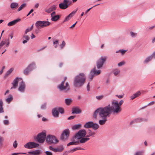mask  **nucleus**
<instances>
[{
    "mask_svg": "<svg viewBox=\"0 0 155 155\" xmlns=\"http://www.w3.org/2000/svg\"><path fill=\"white\" fill-rule=\"evenodd\" d=\"M122 110L121 107L118 104V101L113 100L112 101L111 106L110 104L104 107H101L97 109L93 114V117L97 118V114H98L101 119L98 121L99 124L101 125L104 124L107 121V117L112 113L114 114H117Z\"/></svg>",
    "mask_w": 155,
    "mask_h": 155,
    "instance_id": "f257e3e1",
    "label": "nucleus"
},
{
    "mask_svg": "<svg viewBox=\"0 0 155 155\" xmlns=\"http://www.w3.org/2000/svg\"><path fill=\"white\" fill-rule=\"evenodd\" d=\"M85 80L86 78L84 74L83 73H81L75 77L74 85L77 87H81L84 84Z\"/></svg>",
    "mask_w": 155,
    "mask_h": 155,
    "instance_id": "f03ea898",
    "label": "nucleus"
},
{
    "mask_svg": "<svg viewBox=\"0 0 155 155\" xmlns=\"http://www.w3.org/2000/svg\"><path fill=\"white\" fill-rule=\"evenodd\" d=\"M46 141L49 144H56L58 142V140L56 138L55 136L51 135L47 136Z\"/></svg>",
    "mask_w": 155,
    "mask_h": 155,
    "instance_id": "7ed1b4c3",
    "label": "nucleus"
},
{
    "mask_svg": "<svg viewBox=\"0 0 155 155\" xmlns=\"http://www.w3.org/2000/svg\"><path fill=\"white\" fill-rule=\"evenodd\" d=\"M50 24L48 21H38L36 22L35 25L38 29H40L48 26Z\"/></svg>",
    "mask_w": 155,
    "mask_h": 155,
    "instance_id": "20e7f679",
    "label": "nucleus"
},
{
    "mask_svg": "<svg viewBox=\"0 0 155 155\" xmlns=\"http://www.w3.org/2000/svg\"><path fill=\"white\" fill-rule=\"evenodd\" d=\"M46 131L44 130L38 134L36 137L37 140L39 143H43L46 139Z\"/></svg>",
    "mask_w": 155,
    "mask_h": 155,
    "instance_id": "39448f33",
    "label": "nucleus"
},
{
    "mask_svg": "<svg viewBox=\"0 0 155 155\" xmlns=\"http://www.w3.org/2000/svg\"><path fill=\"white\" fill-rule=\"evenodd\" d=\"M64 81H62L61 83L58 86V88L61 91H64L65 92H67L70 89L69 84L68 82L65 83L64 85Z\"/></svg>",
    "mask_w": 155,
    "mask_h": 155,
    "instance_id": "423d86ee",
    "label": "nucleus"
},
{
    "mask_svg": "<svg viewBox=\"0 0 155 155\" xmlns=\"http://www.w3.org/2000/svg\"><path fill=\"white\" fill-rule=\"evenodd\" d=\"M39 144L35 142H30L27 143L24 145V147L28 149H31L38 147Z\"/></svg>",
    "mask_w": 155,
    "mask_h": 155,
    "instance_id": "0eeeda50",
    "label": "nucleus"
},
{
    "mask_svg": "<svg viewBox=\"0 0 155 155\" xmlns=\"http://www.w3.org/2000/svg\"><path fill=\"white\" fill-rule=\"evenodd\" d=\"M87 133L86 130L84 129H81L79 130L78 132L74 136L75 138L77 139H80L81 138L84 137Z\"/></svg>",
    "mask_w": 155,
    "mask_h": 155,
    "instance_id": "6e6552de",
    "label": "nucleus"
},
{
    "mask_svg": "<svg viewBox=\"0 0 155 155\" xmlns=\"http://www.w3.org/2000/svg\"><path fill=\"white\" fill-rule=\"evenodd\" d=\"M107 58L106 57H101L100 59H99L97 61L96 65L97 68L100 69L101 68L104 63L106 61Z\"/></svg>",
    "mask_w": 155,
    "mask_h": 155,
    "instance_id": "1a4fd4ad",
    "label": "nucleus"
},
{
    "mask_svg": "<svg viewBox=\"0 0 155 155\" xmlns=\"http://www.w3.org/2000/svg\"><path fill=\"white\" fill-rule=\"evenodd\" d=\"M101 73V71L98 70L97 71L96 70L95 67H94L90 72V74L89 75V81H91L95 75H99Z\"/></svg>",
    "mask_w": 155,
    "mask_h": 155,
    "instance_id": "9d476101",
    "label": "nucleus"
},
{
    "mask_svg": "<svg viewBox=\"0 0 155 155\" xmlns=\"http://www.w3.org/2000/svg\"><path fill=\"white\" fill-rule=\"evenodd\" d=\"M70 131L68 129H66L63 131L61 137V140H67L69 135Z\"/></svg>",
    "mask_w": 155,
    "mask_h": 155,
    "instance_id": "9b49d317",
    "label": "nucleus"
},
{
    "mask_svg": "<svg viewBox=\"0 0 155 155\" xmlns=\"http://www.w3.org/2000/svg\"><path fill=\"white\" fill-rule=\"evenodd\" d=\"M70 4L69 0H64L59 4V7L60 9H65L68 7Z\"/></svg>",
    "mask_w": 155,
    "mask_h": 155,
    "instance_id": "f8f14e48",
    "label": "nucleus"
},
{
    "mask_svg": "<svg viewBox=\"0 0 155 155\" xmlns=\"http://www.w3.org/2000/svg\"><path fill=\"white\" fill-rule=\"evenodd\" d=\"M21 78H19L18 77L15 78L13 81L12 83V84L13 85V87L11 88V89L12 88L15 89L16 88L18 85V82H21V81H22Z\"/></svg>",
    "mask_w": 155,
    "mask_h": 155,
    "instance_id": "ddd939ff",
    "label": "nucleus"
},
{
    "mask_svg": "<svg viewBox=\"0 0 155 155\" xmlns=\"http://www.w3.org/2000/svg\"><path fill=\"white\" fill-rule=\"evenodd\" d=\"M49 150L55 152H61L64 150V147L62 146L60 148H54L51 146H49L48 147Z\"/></svg>",
    "mask_w": 155,
    "mask_h": 155,
    "instance_id": "4468645a",
    "label": "nucleus"
},
{
    "mask_svg": "<svg viewBox=\"0 0 155 155\" xmlns=\"http://www.w3.org/2000/svg\"><path fill=\"white\" fill-rule=\"evenodd\" d=\"M25 83L23 80L20 82L19 86L18 88V90L21 92H24L25 91Z\"/></svg>",
    "mask_w": 155,
    "mask_h": 155,
    "instance_id": "2eb2a0df",
    "label": "nucleus"
},
{
    "mask_svg": "<svg viewBox=\"0 0 155 155\" xmlns=\"http://www.w3.org/2000/svg\"><path fill=\"white\" fill-rule=\"evenodd\" d=\"M147 120V119L145 118H139L135 119L130 123V124L132 125L133 123H140L142 121H146Z\"/></svg>",
    "mask_w": 155,
    "mask_h": 155,
    "instance_id": "dca6fc26",
    "label": "nucleus"
},
{
    "mask_svg": "<svg viewBox=\"0 0 155 155\" xmlns=\"http://www.w3.org/2000/svg\"><path fill=\"white\" fill-rule=\"evenodd\" d=\"M56 6L55 5L51 6L50 8H45V11L46 12L48 13H51L52 12L56 10Z\"/></svg>",
    "mask_w": 155,
    "mask_h": 155,
    "instance_id": "f3484780",
    "label": "nucleus"
},
{
    "mask_svg": "<svg viewBox=\"0 0 155 155\" xmlns=\"http://www.w3.org/2000/svg\"><path fill=\"white\" fill-rule=\"evenodd\" d=\"M78 10V8L75 10H74L67 16L64 20V21H67L69 20L75 13Z\"/></svg>",
    "mask_w": 155,
    "mask_h": 155,
    "instance_id": "a211bd4d",
    "label": "nucleus"
},
{
    "mask_svg": "<svg viewBox=\"0 0 155 155\" xmlns=\"http://www.w3.org/2000/svg\"><path fill=\"white\" fill-rule=\"evenodd\" d=\"M21 20L20 19L18 18L16 20H14L13 21L9 22L7 25L8 26H11L16 24L17 23L20 21Z\"/></svg>",
    "mask_w": 155,
    "mask_h": 155,
    "instance_id": "6ab92c4d",
    "label": "nucleus"
},
{
    "mask_svg": "<svg viewBox=\"0 0 155 155\" xmlns=\"http://www.w3.org/2000/svg\"><path fill=\"white\" fill-rule=\"evenodd\" d=\"M52 113L53 116L55 117H58L59 116V112L57 108H54L52 110Z\"/></svg>",
    "mask_w": 155,
    "mask_h": 155,
    "instance_id": "aec40b11",
    "label": "nucleus"
},
{
    "mask_svg": "<svg viewBox=\"0 0 155 155\" xmlns=\"http://www.w3.org/2000/svg\"><path fill=\"white\" fill-rule=\"evenodd\" d=\"M13 99V97L12 95L11 94H9L8 97L5 99V101L7 103L10 104Z\"/></svg>",
    "mask_w": 155,
    "mask_h": 155,
    "instance_id": "412c9836",
    "label": "nucleus"
},
{
    "mask_svg": "<svg viewBox=\"0 0 155 155\" xmlns=\"http://www.w3.org/2000/svg\"><path fill=\"white\" fill-rule=\"evenodd\" d=\"M141 94V92L140 91H138L135 93L132 96L130 97L131 100H133L135 98L139 96Z\"/></svg>",
    "mask_w": 155,
    "mask_h": 155,
    "instance_id": "4be33fe9",
    "label": "nucleus"
},
{
    "mask_svg": "<svg viewBox=\"0 0 155 155\" xmlns=\"http://www.w3.org/2000/svg\"><path fill=\"white\" fill-rule=\"evenodd\" d=\"M81 113V111L78 107H74L72 108V114H78Z\"/></svg>",
    "mask_w": 155,
    "mask_h": 155,
    "instance_id": "5701e85b",
    "label": "nucleus"
},
{
    "mask_svg": "<svg viewBox=\"0 0 155 155\" xmlns=\"http://www.w3.org/2000/svg\"><path fill=\"white\" fill-rule=\"evenodd\" d=\"M80 140L79 141V143H84L87 141L90 140V138H86V137H82L81 139H79Z\"/></svg>",
    "mask_w": 155,
    "mask_h": 155,
    "instance_id": "b1692460",
    "label": "nucleus"
},
{
    "mask_svg": "<svg viewBox=\"0 0 155 155\" xmlns=\"http://www.w3.org/2000/svg\"><path fill=\"white\" fill-rule=\"evenodd\" d=\"M92 124H93V122L92 121L87 122L84 124V127L87 128H91Z\"/></svg>",
    "mask_w": 155,
    "mask_h": 155,
    "instance_id": "393cba45",
    "label": "nucleus"
},
{
    "mask_svg": "<svg viewBox=\"0 0 155 155\" xmlns=\"http://www.w3.org/2000/svg\"><path fill=\"white\" fill-rule=\"evenodd\" d=\"M28 66H30L29 68L31 71L36 68V65L35 62H32L29 64Z\"/></svg>",
    "mask_w": 155,
    "mask_h": 155,
    "instance_id": "a878e982",
    "label": "nucleus"
},
{
    "mask_svg": "<svg viewBox=\"0 0 155 155\" xmlns=\"http://www.w3.org/2000/svg\"><path fill=\"white\" fill-rule=\"evenodd\" d=\"M84 149L80 147H76L75 148L70 150L68 151L69 153H73L78 150H84Z\"/></svg>",
    "mask_w": 155,
    "mask_h": 155,
    "instance_id": "bb28decb",
    "label": "nucleus"
},
{
    "mask_svg": "<svg viewBox=\"0 0 155 155\" xmlns=\"http://www.w3.org/2000/svg\"><path fill=\"white\" fill-rule=\"evenodd\" d=\"M13 70L14 68H11L8 70L5 74L4 77V78H6L13 71Z\"/></svg>",
    "mask_w": 155,
    "mask_h": 155,
    "instance_id": "cd10ccee",
    "label": "nucleus"
},
{
    "mask_svg": "<svg viewBox=\"0 0 155 155\" xmlns=\"http://www.w3.org/2000/svg\"><path fill=\"white\" fill-rule=\"evenodd\" d=\"M3 102L2 99H0V113L4 112Z\"/></svg>",
    "mask_w": 155,
    "mask_h": 155,
    "instance_id": "c85d7f7f",
    "label": "nucleus"
},
{
    "mask_svg": "<svg viewBox=\"0 0 155 155\" xmlns=\"http://www.w3.org/2000/svg\"><path fill=\"white\" fill-rule=\"evenodd\" d=\"M23 38L25 39L22 41V43L24 44L26 43L30 39L29 36L27 35H24L23 36Z\"/></svg>",
    "mask_w": 155,
    "mask_h": 155,
    "instance_id": "c756f323",
    "label": "nucleus"
},
{
    "mask_svg": "<svg viewBox=\"0 0 155 155\" xmlns=\"http://www.w3.org/2000/svg\"><path fill=\"white\" fill-rule=\"evenodd\" d=\"M99 127V126L98 124L97 123H94L93 122L91 128H92L94 130H97Z\"/></svg>",
    "mask_w": 155,
    "mask_h": 155,
    "instance_id": "7c9ffc66",
    "label": "nucleus"
},
{
    "mask_svg": "<svg viewBox=\"0 0 155 155\" xmlns=\"http://www.w3.org/2000/svg\"><path fill=\"white\" fill-rule=\"evenodd\" d=\"M51 18V20L53 21H55L59 19L60 18L59 15H56L52 16Z\"/></svg>",
    "mask_w": 155,
    "mask_h": 155,
    "instance_id": "2f4dec72",
    "label": "nucleus"
},
{
    "mask_svg": "<svg viewBox=\"0 0 155 155\" xmlns=\"http://www.w3.org/2000/svg\"><path fill=\"white\" fill-rule=\"evenodd\" d=\"M81 126V124H75L72 127V129L73 130H75L79 129Z\"/></svg>",
    "mask_w": 155,
    "mask_h": 155,
    "instance_id": "473e14b6",
    "label": "nucleus"
},
{
    "mask_svg": "<svg viewBox=\"0 0 155 155\" xmlns=\"http://www.w3.org/2000/svg\"><path fill=\"white\" fill-rule=\"evenodd\" d=\"M30 66H28V67L25 68L24 71V74L25 75H28L30 72L31 71V70L29 68Z\"/></svg>",
    "mask_w": 155,
    "mask_h": 155,
    "instance_id": "72a5a7b5",
    "label": "nucleus"
},
{
    "mask_svg": "<svg viewBox=\"0 0 155 155\" xmlns=\"http://www.w3.org/2000/svg\"><path fill=\"white\" fill-rule=\"evenodd\" d=\"M18 5V4L16 2H13L11 4L10 7L13 9L16 8Z\"/></svg>",
    "mask_w": 155,
    "mask_h": 155,
    "instance_id": "f704fd0d",
    "label": "nucleus"
},
{
    "mask_svg": "<svg viewBox=\"0 0 155 155\" xmlns=\"http://www.w3.org/2000/svg\"><path fill=\"white\" fill-rule=\"evenodd\" d=\"M152 58V56H151V55L149 56L143 62L144 63H147L151 61Z\"/></svg>",
    "mask_w": 155,
    "mask_h": 155,
    "instance_id": "c9c22d12",
    "label": "nucleus"
},
{
    "mask_svg": "<svg viewBox=\"0 0 155 155\" xmlns=\"http://www.w3.org/2000/svg\"><path fill=\"white\" fill-rule=\"evenodd\" d=\"M72 101V100L71 98L66 99H65V104L68 105H70Z\"/></svg>",
    "mask_w": 155,
    "mask_h": 155,
    "instance_id": "e433bc0d",
    "label": "nucleus"
},
{
    "mask_svg": "<svg viewBox=\"0 0 155 155\" xmlns=\"http://www.w3.org/2000/svg\"><path fill=\"white\" fill-rule=\"evenodd\" d=\"M79 144V141H72L71 142H70L68 143L67 144V146H68L71 145H77Z\"/></svg>",
    "mask_w": 155,
    "mask_h": 155,
    "instance_id": "4c0bfd02",
    "label": "nucleus"
},
{
    "mask_svg": "<svg viewBox=\"0 0 155 155\" xmlns=\"http://www.w3.org/2000/svg\"><path fill=\"white\" fill-rule=\"evenodd\" d=\"M113 72L114 75L117 76L120 72V71L118 69H115L113 70Z\"/></svg>",
    "mask_w": 155,
    "mask_h": 155,
    "instance_id": "58836bf2",
    "label": "nucleus"
},
{
    "mask_svg": "<svg viewBox=\"0 0 155 155\" xmlns=\"http://www.w3.org/2000/svg\"><path fill=\"white\" fill-rule=\"evenodd\" d=\"M26 5V4L25 3H24L22 4L18 8V12L20 11L21 9H22L24 8L25 7Z\"/></svg>",
    "mask_w": 155,
    "mask_h": 155,
    "instance_id": "ea45409f",
    "label": "nucleus"
},
{
    "mask_svg": "<svg viewBox=\"0 0 155 155\" xmlns=\"http://www.w3.org/2000/svg\"><path fill=\"white\" fill-rule=\"evenodd\" d=\"M88 133L90 134L91 136H92L93 137H94V135L95 134V133L92 131L91 130H88Z\"/></svg>",
    "mask_w": 155,
    "mask_h": 155,
    "instance_id": "a19ab883",
    "label": "nucleus"
},
{
    "mask_svg": "<svg viewBox=\"0 0 155 155\" xmlns=\"http://www.w3.org/2000/svg\"><path fill=\"white\" fill-rule=\"evenodd\" d=\"M4 139L2 137L0 136V148H2L3 146V142Z\"/></svg>",
    "mask_w": 155,
    "mask_h": 155,
    "instance_id": "79ce46f5",
    "label": "nucleus"
},
{
    "mask_svg": "<svg viewBox=\"0 0 155 155\" xmlns=\"http://www.w3.org/2000/svg\"><path fill=\"white\" fill-rule=\"evenodd\" d=\"M58 110L60 113L63 114L64 113V110L63 108L61 107H58L57 108Z\"/></svg>",
    "mask_w": 155,
    "mask_h": 155,
    "instance_id": "37998d69",
    "label": "nucleus"
},
{
    "mask_svg": "<svg viewBox=\"0 0 155 155\" xmlns=\"http://www.w3.org/2000/svg\"><path fill=\"white\" fill-rule=\"evenodd\" d=\"M127 51V50H124L123 49L122 50H120L117 51H116V53L120 52L122 54H124Z\"/></svg>",
    "mask_w": 155,
    "mask_h": 155,
    "instance_id": "c03bdc74",
    "label": "nucleus"
},
{
    "mask_svg": "<svg viewBox=\"0 0 155 155\" xmlns=\"http://www.w3.org/2000/svg\"><path fill=\"white\" fill-rule=\"evenodd\" d=\"M130 35L132 37L134 38L137 35V33H134L132 31H131L130 32Z\"/></svg>",
    "mask_w": 155,
    "mask_h": 155,
    "instance_id": "a18cd8bd",
    "label": "nucleus"
},
{
    "mask_svg": "<svg viewBox=\"0 0 155 155\" xmlns=\"http://www.w3.org/2000/svg\"><path fill=\"white\" fill-rule=\"evenodd\" d=\"M54 45L55 48H56L58 44V40H56L55 41H54Z\"/></svg>",
    "mask_w": 155,
    "mask_h": 155,
    "instance_id": "49530a36",
    "label": "nucleus"
},
{
    "mask_svg": "<svg viewBox=\"0 0 155 155\" xmlns=\"http://www.w3.org/2000/svg\"><path fill=\"white\" fill-rule=\"evenodd\" d=\"M6 42L5 41H2L0 43V49L5 45Z\"/></svg>",
    "mask_w": 155,
    "mask_h": 155,
    "instance_id": "de8ad7c7",
    "label": "nucleus"
},
{
    "mask_svg": "<svg viewBox=\"0 0 155 155\" xmlns=\"http://www.w3.org/2000/svg\"><path fill=\"white\" fill-rule=\"evenodd\" d=\"M104 97L103 95H100L96 96V98L98 100H100L102 99Z\"/></svg>",
    "mask_w": 155,
    "mask_h": 155,
    "instance_id": "09e8293b",
    "label": "nucleus"
},
{
    "mask_svg": "<svg viewBox=\"0 0 155 155\" xmlns=\"http://www.w3.org/2000/svg\"><path fill=\"white\" fill-rule=\"evenodd\" d=\"M20 154H27V155H28L26 153H13L11 154V155H18Z\"/></svg>",
    "mask_w": 155,
    "mask_h": 155,
    "instance_id": "8fccbe9b",
    "label": "nucleus"
},
{
    "mask_svg": "<svg viewBox=\"0 0 155 155\" xmlns=\"http://www.w3.org/2000/svg\"><path fill=\"white\" fill-rule=\"evenodd\" d=\"M66 43L64 41H62V43L60 45V46L61 48L62 49L63 47L65 46Z\"/></svg>",
    "mask_w": 155,
    "mask_h": 155,
    "instance_id": "3c124183",
    "label": "nucleus"
},
{
    "mask_svg": "<svg viewBox=\"0 0 155 155\" xmlns=\"http://www.w3.org/2000/svg\"><path fill=\"white\" fill-rule=\"evenodd\" d=\"M100 5V4H97V5H95L94 6L91 7V8H89L88 9H87L86 11V12H85V14H86L92 8L94 7H95V6H97L98 5Z\"/></svg>",
    "mask_w": 155,
    "mask_h": 155,
    "instance_id": "603ef678",
    "label": "nucleus"
},
{
    "mask_svg": "<svg viewBox=\"0 0 155 155\" xmlns=\"http://www.w3.org/2000/svg\"><path fill=\"white\" fill-rule=\"evenodd\" d=\"M3 123L5 125H7L9 124V121L8 120H4Z\"/></svg>",
    "mask_w": 155,
    "mask_h": 155,
    "instance_id": "864d4df0",
    "label": "nucleus"
},
{
    "mask_svg": "<svg viewBox=\"0 0 155 155\" xmlns=\"http://www.w3.org/2000/svg\"><path fill=\"white\" fill-rule=\"evenodd\" d=\"M134 155H143V152L140 151L137 152L135 153Z\"/></svg>",
    "mask_w": 155,
    "mask_h": 155,
    "instance_id": "5fc2aeb1",
    "label": "nucleus"
},
{
    "mask_svg": "<svg viewBox=\"0 0 155 155\" xmlns=\"http://www.w3.org/2000/svg\"><path fill=\"white\" fill-rule=\"evenodd\" d=\"M31 30L29 28H28L25 30V34H27L28 32L31 31Z\"/></svg>",
    "mask_w": 155,
    "mask_h": 155,
    "instance_id": "6e6d98bb",
    "label": "nucleus"
},
{
    "mask_svg": "<svg viewBox=\"0 0 155 155\" xmlns=\"http://www.w3.org/2000/svg\"><path fill=\"white\" fill-rule=\"evenodd\" d=\"M45 153L46 155H53L52 153L49 151H46Z\"/></svg>",
    "mask_w": 155,
    "mask_h": 155,
    "instance_id": "4d7b16f0",
    "label": "nucleus"
},
{
    "mask_svg": "<svg viewBox=\"0 0 155 155\" xmlns=\"http://www.w3.org/2000/svg\"><path fill=\"white\" fill-rule=\"evenodd\" d=\"M17 145L18 144L17 141L16 140L15 141L13 144V146L15 148H16L17 146Z\"/></svg>",
    "mask_w": 155,
    "mask_h": 155,
    "instance_id": "13d9d810",
    "label": "nucleus"
},
{
    "mask_svg": "<svg viewBox=\"0 0 155 155\" xmlns=\"http://www.w3.org/2000/svg\"><path fill=\"white\" fill-rule=\"evenodd\" d=\"M125 64V62L124 61H121L118 64V65L119 66H121Z\"/></svg>",
    "mask_w": 155,
    "mask_h": 155,
    "instance_id": "bf43d9fd",
    "label": "nucleus"
},
{
    "mask_svg": "<svg viewBox=\"0 0 155 155\" xmlns=\"http://www.w3.org/2000/svg\"><path fill=\"white\" fill-rule=\"evenodd\" d=\"M124 102V101L123 100H121L119 102H118V105L120 106V107H121V106L122 105V104H123Z\"/></svg>",
    "mask_w": 155,
    "mask_h": 155,
    "instance_id": "052dcab7",
    "label": "nucleus"
},
{
    "mask_svg": "<svg viewBox=\"0 0 155 155\" xmlns=\"http://www.w3.org/2000/svg\"><path fill=\"white\" fill-rule=\"evenodd\" d=\"M46 104L45 103L41 106V108L42 109H44L46 108Z\"/></svg>",
    "mask_w": 155,
    "mask_h": 155,
    "instance_id": "680f3d73",
    "label": "nucleus"
},
{
    "mask_svg": "<svg viewBox=\"0 0 155 155\" xmlns=\"http://www.w3.org/2000/svg\"><path fill=\"white\" fill-rule=\"evenodd\" d=\"M5 68V66H3L1 70L0 71V74H2L3 71V70Z\"/></svg>",
    "mask_w": 155,
    "mask_h": 155,
    "instance_id": "e2e57ef3",
    "label": "nucleus"
},
{
    "mask_svg": "<svg viewBox=\"0 0 155 155\" xmlns=\"http://www.w3.org/2000/svg\"><path fill=\"white\" fill-rule=\"evenodd\" d=\"M123 96H124L123 95H116V96L117 97L119 98H123Z\"/></svg>",
    "mask_w": 155,
    "mask_h": 155,
    "instance_id": "0e129e2a",
    "label": "nucleus"
},
{
    "mask_svg": "<svg viewBox=\"0 0 155 155\" xmlns=\"http://www.w3.org/2000/svg\"><path fill=\"white\" fill-rule=\"evenodd\" d=\"M34 11V10L33 9H31V10L28 12V14L27 15V16H28L32 12Z\"/></svg>",
    "mask_w": 155,
    "mask_h": 155,
    "instance_id": "69168bd1",
    "label": "nucleus"
},
{
    "mask_svg": "<svg viewBox=\"0 0 155 155\" xmlns=\"http://www.w3.org/2000/svg\"><path fill=\"white\" fill-rule=\"evenodd\" d=\"M90 83H88V84L87 86V90L88 91H90V85H89Z\"/></svg>",
    "mask_w": 155,
    "mask_h": 155,
    "instance_id": "338daca9",
    "label": "nucleus"
},
{
    "mask_svg": "<svg viewBox=\"0 0 155 155\" xmlns=\"http://www.w3.org/2000/svg\"><path fill=\"white\" fill-rule=\"evenodd\" d=\"M75 117L74 116H71L69 117L68 118V119L69 120H71L73 119Z\"/></svg>",
    "mask_w": 155,
    "mask_h": 155,
    "instance_id": "774afa93",
    "label": "nucleus"
}]
</instances>
